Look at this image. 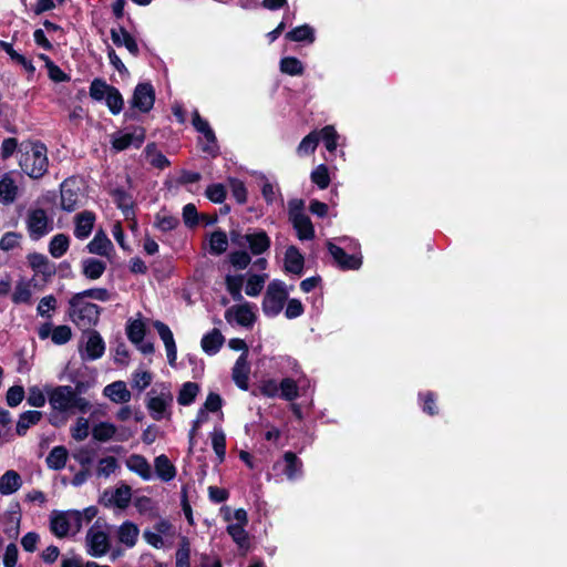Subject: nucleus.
Segmentation results:
<instances>
[{"label": "nucleus", "mask_w": 567, "mask_h": 567, "mask_svg": "<svg viewBox=\"0 0 567 567\" xmlns=\"http://www.w3.org/2000/svg\"><path fill=\"white\" fill-rule=\"evenodd\" d=\"M18 195V186L12 177L6 174L0 179V202L3 204H11L16 200Z\"/></svg>", "instance_id": "34"}, {"label": "nucleus", "mask_w": 567, "mask_h": 567, "mask_svg": "<svg viewBox=\"0 0 567 567\" xmlns=\"http://www.w3.org/2000/svg\"><path fill=\"white\" fill-rule=\"evenodd\" d=\"M311 182L316 184L320 189H326L330 185V174L327 165H318L310 175Z\"/></svg>", "instance_id": "52"}, {"label": "nucleus", "mask_w": 567, "mask_h": 567, "mask_svg": "<svg viewBox=\"0 0 567 567\" xmlns=\"http://www.w3.org/2000/svg\"><path fill=\"white\" fill-rule=\"evenodd\" d=\"M228 247V238L227 234L221 230H215L210 234L209 237V252L215 256H219L227 250Z\"/></svg>", "instance_id": "40"}, {"label": "nucleus", "mask_w": 567, "mask_h": 567, "mask_svg": "<svg viewBox=\"0 0 567 567\" xmlns=\"http://www.w3.org/2000/svg\"><path fill=\"white\" fill-rule=\"evenodd\" d=\"M73 296L69 299L68 316L78 327H94L100 321L102 308L96 303L85 300H78L76 306L72 305Z\"/></svg>", "instance_id": "3"}, {"label": "nucleus", "mask_w": 567, "mask_h": 567, "mask_svg": "<svg viewBox=\"0 0 567 567\" xmlns=\"http://www.w3.org/2000/svg\"><path fill=\"white\" fill-rule=\"evenodd\" d=\"M320 142V135L318 131H312L308 135H306L301 142L299 143L296 152L300 157L311 155L316 152L317 146Z\"/></svg>", "instance_id": "36"}, {"label": "nucleus", "mask_w": 567, "mask_h": 567, "mask_svg": "<svg viewBox=\"0 0 567 567\" xmlns=\"http://www.w3.org/2000/svg\"><path fill=\"white\" fill-rule=\"evenodd\" d=\"M210 436L214 452L219 461L223 462L226 455V435L221 430H214Z\"/></svg>", "instance_id": "58"}, {"label": "nucleus", "mask_w": 567, "mask_h": 567, "mask_svg": "<svg viewBox=\"0 0 567 567\" xmlns=\"http://www.w3.org/2000/svg\"><path fill=\"white\" fill-rule=\"evenodd\" d=\"M24 396L25 392L22 385H12L7 391L6 401L10 408H16L23 401Z\"/></svg>", "instance_id": "64"}, {"label": "nucleus", "mask_w": 567, "mask_h": 567, "mask_svg": "<svg viewBox=\"0 0 567 567\" xmlns=\"http://www.w3.org/2000/svg\"><path fill=\"white\" fill-rule=\"evenodd\" d=\"M58 307L56 298L53 295L43 297L37 307V312L40 317L51 320L52 315L50 311H54Z\"/></svg>", "instance_id": "57"}, {"label": "nucleus", "mask_w": 567, "mask_h": 567, "mask_svg": "<svg viewBox=\"0 0 567 567\" xmlns=\"http://www.w3.org/2000/svg\"><path fill=\"white\" fill-rule=\"evenodd\" d=\"M70 247V237L65 234L54 235L49 243V252L53 258H61Z\"/></svg>", "instance_id": "35"}, {"label": "nucleus", "mask_w": 567, "mask_h": 567, "mask_svg": "<svg viewBox=\"0 0 567 567\" xmlns=\"http://www.w3.org/2000/svg\"><path fill=\"white\" fill-rule=\"evenodd\" d=\"M116 426L110 422H100L92 429V436L97 442H107L116 434Z\"/></svg>", "instance_id": "44"}, {"label": "nucleus", "mask_w": 567, "mask_h": 567, "mask_svg": "<svg viewBox=\"0 0 567 567\" xmlns=\"http://www.w3.org/2000/svg\"><path fill=\"white\" fill-rule=\"evenodd\" d=\"M199 392V385L195 382H185L177 395V403L183 406H188L194 403Z\"/></svg>", "instance_id": "41"}, {"label": "nucleus", "mask_w": 567, "mask_h": 567, "mask_svg": "<svg viewBox=\"0 0 567 567\" xmlns=\"http://www.w3.org/2000/svg\"><path fill=\"white\" fill-rule=\"evenodd\" d=\"M257 389L258 393L265 398L274 399L279 394V383L275 379H262Z\"/></svg>", "instance_id": "60"}, {"label": "nucleus", "mask_w": 567, "mask_h": 567, "mask_svg": "<svg viewBox=\"0 0 567 567\" xmlns=\"http://www.w3.org/2000/svg\"><path fill=\"white\" fill-rule=\"evenodd\" d=\"M285 467L284 474L289 480H296L302 475V462L296 453L288 451L284 454Z\"/></svg>", "instance_id": "31"}, {"label": "nucleus", "mask_w": 567, "mask_h": 567, "mask_svg": "<svg viewBox=\"0 0 567 567\" xmlns=\"http://www.w3.org/2000/svg\"><path fill=\"white\" fill-rule=\"evenodd\" d=\"M227 533L240 548L248 547L249 536L244 525L230 524L227 526Z\"/></svg>", "instance_id": "50"}, {"label": "nucleus", "mask_w": 567, "mask_h": 567, "mask_svg": "<svg viewBox=\"0 0 567 567\" xmlns=\"http://www.w3.org/2000/svg\"><path fill=\"white\" fill-rule=\"evenodd\" d=\"M81 267L82 275L86 279L96 280L100 279L106 270V262L97 258L89 257L82 259Z\"/></svg>", "instance_id": "22"}, {"label": "nucleus", "mask_w": 567, "mask_h": 567, "mask_svg": "<svg viewBox=\"0 0 567 567\" xmlns=\"http://www.w3.org/2000/svg\"><path fill=\"white\" fill-rule=\"evenodd\" d=\"M320 140L323 142L326 148L329 152H333L338 146V133L332 125H326L323 128L318 131Z\"/></svg>", "instance_id": "53"}, {"label": "nucleus", "mask_w": 567, "mask_h": 567, "mask_svg": "<svg viewBox=\"0 0 567 567\" xmlns=\"http://www.w3.org/2000/svg\"><path fill=\"white\" fill-rule=\"evenodd\" d=\"M111 196L114 204L123 213L126 219L135 217V204L133 196L128 192H126L124 188L117 187L111 190Z\"/></svg>", "instance_id": "17"}, {"label": "nucleus", "mask_w": 567, "mask_h": 567, "mask_svg": "<svg viewBox=\"0 0 567 567\" xmlns=\"http://www.w3.org/2000/svg\"><path fill=\"white\" fill-rule=\"evenodd\" d=\"M155 103V90L150 82L138 83L134 91L128 104L131 109H136L141 113H148Z\"/></svg>", "instance_id": "6"}, {"label": "nucleus", "mask_w": 567, "mask_h": 567, "mask_svg": "<svg viewBox=\"0 0 567 567\" xmlns=\"http://www.w3.org/2000/svg\"><path fill=\"white\" fill-rule=\"evenodd\" d=\"M146 137V130L143 126H135L132 132H120L112 140V147L117 152H122L133 146L140 148Z\"/></svg>", "instance_id": "8"}, {"label": "nucleus", "mask_w": 567, "mask_h": 567, "mask_svg": "<svg viewBox=\"0 0 567 567\" xmlns=\"http://www.w3.org/2000/svg\"><path fill=\"white\" fill-rule=\"evenodd\" d=\"M103 393L115 403H127L131 400V392L124 381H115L106 385Z\"/></svg>", "instance_id": "24"}, {"label": "nucleus", "mask_w": 567, "mask_h": 567, "mask_svg": "<svg viewBox=\"0 0 567 567\" xmlns=\"http://www.w3.org/2000/svg\"><path fill=\"white\" fill-rule=\"evenodd\" d=\"M45 391L49 403L54 411L68 412L75 409L81 413H86L91 408L90 402L83 396L75 395L73 388L70 385L47 388Z\"/></svg>", "instance_id": "1"}, {"label": "nucleus", "mask_w": 567, "mask_h": 567, "mask_svg": "<svg viewBox=\"0 0 567 567\" xmlns=\"http://www.w3.org/2000/svg\"><path fill=\"white\" fill-rule=\"evenodd\" d=\"M279 398L286 401H295L299 396V386L292 378H284L279 382Z\"/></svg>", "instance_id": "45"}, {"label": "nucleus", "mask_w": 567, "mask_h": 567, "mask_svg": "<svg viewBox=\"0 0 567 567\" xmlns=\"http://www.w3.org/2000/svg\"><path fill=\"white\" fill-rule=\"evenodd\" d=\"M266 277V275H250L245 288L246 295L249 297H257L264 289Z\"/></svg>", "instance_id": "54"}, {"label": "nucleus", "mask_w": 567, "mask_h": 567, "mask_svg": "<svg viewBox=\"0 0 567 567\" xmlns=\"http://www.w3.org/2000/svg\"><path fill=\"white\" fill-rule=\"evenodd\" d=\"M85 298H91L94 300L105 302L111 299V293L106 288H90L81 292L74 293L72 305L76 306L78 300H84Z\"/></svg>", "instance_id": "43"}, {"label": "nucleus", "mask_w": 567, "mask_h": 567, "mask_svg": "<svg viewBox=\"0 0 567 567\" xmlns=\"http://www.w3.org/2000/svg\"><path fill=\"white\" fill-rule=\"evenodd\" d=\"M138 537V528L132 522H124L118 528V540L127 547H133Z\"/></svg>", "instance_id": "38"}, {"label": "nucleus", "mask_w": 567, "mask_h": 567, "mask_svg": "<svg viewBox=\"0 0 567 567\" xmlns=\"http://www.w3.org/2000/svg\"><path fill=\"white\" fill-rule=\"evenodd\" d=\"M21 485V476L16 471L9 470L0 477V494L11 495L16 493Z\"/></svg>", "instance_id": "30"}, {"label": "nucleus", "mask_w": 567, "mask_h": 567, "mask_svg": "<svg viewBox=\"0 0 567 567\" xmlns=\"http://www.w3.org/2000/svg\"><path fill=\"white\" fill-rule=\"evenodd\" d=\"M126 334L132 343H142L146 334V327L144 322L140 319L128 320L126 324Z\"/></svg>", "instance_id": "42"}, {"label": "nucleus", "mask_w": 567, "mask_h": 567, "mask_svg": "<svg viewBox=\"0 0 567 567\" xmlns=\"http://www.w3.org/2000/svg\"><path fill=\"white\" fill-rule=\"evenodd\" d=\"M104 100L112 114H120L123 110L124 99L117 87L111 85Z\"/></svg>", "instance_id": "48"}, {"label": "nucleus", "mask_w": 567, "mask_h": 567, "mask_svg": "<svg viewBox=\"0 0 567 567\" xmlns=\"http://www.w3.org/2000/svg\"><path fill=\"white\" fill-rule=\"evenodd\" d=\"M126 466L130 471L140 475L144 481H148L152 477L151 465L143 455L132 454L126 461Z\"/></svg>", "instance_id": "28"}, {"label": "nucleus", "mask_w": 567, "mask_h": 567, "mask_svg": "<svg viewBox=\"0 0 567 567\" xmlns=\"http://www.w3.org/2000/svg\"><path fill=\"white\" fill-rule=\"evenodd\" d=\"M286 40L292 42L313 43L316 40L315 30L309 24L296 27L285 34Z\"/></svg>", "instance_id": "32"}, {"label": "nucleus", "mask_w": 567, "mask_h": 567, "mask_svg": "<svg viewBox=\"0 0 567 567\" xmlns=\"http://www.w3.org/2000/svg\"><path fill=\"white\" fill-rule=\"evenodd\" d=\"M61 208L71 213L79 207L80 187L75 177L65 178L60 185Z\"/></svg>", "instance_id": "7"}, {"label": "nucleus", "mask_w": 567, "mask_h": 567, "mask_svg": "<svg viewBox=\"0 0 567 567\" xmlns=\"http://www.w3.org/2000/svg\"><path fill=\"white\" fill-rule=\"evenodd\" d=\"M205 195L210 202L223 204L227 197V189L223 184L214 183L207 186Z\"/></svg>", "instance_id": "56"}, {"label": "nucleus", "mask_w": 567, "mask_h": 567, "mask_svg": "<svg viewBox=\"0 0 567 567\" xmlns=\"http://www.w3.org/2000/svg\"><path fill=\"white\" fill-rule=\"evenodd\" d=\"M327 249L341 270H358L362 265L361 257L349 255L342 247L332 241H327Z\"/></svg>", "instance_id": "10"}, {"label": "nucleus", "mask_w": 567, "mask_h": 567, "mask_svg": "<svg viewBox=\"0 0 567 567\" xmlns=\"http://www.w3.org/2000/svg\"><path fill=\"white\" fill-rule=\"evenodd\" d=\"M280 71L291 76L302 75L305 66L302 62L295 56H285L280 60Z\"/></svg>", "instance_id": "49"}, {"label": "nucleus", "mask_w": 567, "mask_h": 567, "mask_svg": "<svg viewBox=\"0 0 567 567\" xmlns=\"http://www.w3.org/2000/svg\"><path fill=\"white\" fill-rule=\"evenodd\" d=\"M86 357L89 360L100 359L105 351V343L101 334L96 330H91L85 346Z\"/></svg>", "instance_id": "25"}, {"label": "nucleus", "mask_w": 567, "mask_h": 567, "mask_svg": "<svg viewBox=\"0 0 567 567\" xmlns=\"http://www.w3.org/2000/svg\"><path fill=\"white\" fill-rule=\"evenodd\" d=\"M225 342V337L219 329L214 328L203 336L200 347L208 355H214L219 352Z\"/></svg>", "instance_id": "21"}, {"label": "nucleus", "mask_w": 567, "mask_h": 567, "mask_svg": "<svg viewBox=\"0 0 567 567\" xmlns=\"http://www.w3.org/2000/svg\"><path fill=\"white\" fill-rule=\"evenodd\" d=\"M228 184L231 190V195L239 205H244L247 202L248 192L245 183L236 177H229Z\"/></svg>", "instance_id": "51"}, {"label": "nucleus", "mask_w": 567, "mask_h": 567, "mask_svg": "<svg viewBox=\"0 0 567 567\" xmlns=\"http://www.w3.org/2000/svg\"><path fill=\"white\" fill-rule=\"evenodd\" d=\"M111 39L116 47H125L133 56H138L140 48L135 38L124 28L111 29Z\"/></svg>", "instance_id": "18"}, {"label": "nucleus", "mask_w": 567, "mask_h": 567, "mask_svg": "<svg viewBox=\"0 0 567 567\" xmlns=\"http://www.w3.org/2000/svg\"><path fill=\"white\" fill-rule=\"evenodd\" d=\"M72 338V330L66 324L56 326L53 328L51 340L56 346L68 343Z\"/></svg>", "instance_id": "63"}, {"label": "nucleus", "mask_w": 567, "mask_h": 567, "mask_svg": "<svg viewBox=\"0 0 567 567\" xmlns=\"http://www.w3.org/2000/svg\"><path fill=\"white\" fill-rule=\"evenodd\" d=\"M293 228L297 231V236L300 240H311L315 238V227L311 219L306 214H298L292 220H290Z\"/></svg>", "instance_id": "23"}, {"label": "nucleus", "mask_w": 567, "mask_h": 567, "mask_svg": "<svg viewBox=\"0 0 567 567\" xmlns=\"http://www.w3.org/2000/svg\"><path fill=\"white\" fill-rule=\"evenodd\" d=\"M42 419V412L29 410L19 415L16 432L19 436H24L32 425H37Z\"/></svg>", "instance_id": "29"}, {"label": "nucleus", "mask_w": 567, "mask_h": 567, "mask_svg": "<svg viewBox=\"0 0 567 567\" xmlns=\"http://www.w3.org/2000/svg\"><path fill=\"white\" fill-rule=\"evenodd\" d=\"M21 239L22 234L17 231H7L0 239V249L3 251L13 250L14 248L20 247Z\"/></svg>", "instance_id": "61"}, {"label": "nucleus", "mask_w": 567, "mask_h": 567, "mask_svg": "<svg viewBox=\"0 0 567 567\" xmlns=\"http://www.w3.org/2000/svg\"><path fill=\"white\" fill-rule=\"evenodd\" d=\"M27 259L31 269L41 274L45 280L55 275V266L50 262L45 255L40 252H30L27 256Z\"/></svg>", "instance_id": "19"}, {"label": "nucleus", "mask_w": 567, "mask_h": 567, "mask_svg": "<svg viewBox=\"0 0 567 567\" xmlns=\"http://www.w3.org/2000/svg\"><path fill=\"white\" fill-rule=\"evenodd\" d=\"M172 402L173 395L171 392L161 393V395L157 396H150L146 402V408L152 419L161 421Z\"/></svg>", "instance_id": "15"}, {"label": "nucleus", "mask_w": 567, "mask_h": 567, "mask_svg": "<svg viewBox=\"0 0 567 567\" xmlns=\"http://www.w3.org/2000/svg\"><path fill=\"white\" fill-rule=\"evenodd\" d=\"M249 374L250 363L248 358H246V354H240L233 367L231 377L235 384L243 391L249 389Z\"/></svg>", "instance_id": "14"}, {"label": "nucleus", "mask_w": 567, "mask_h": 567, "mask_svg": "<svg viewBox=\"0 0 567 567\" xmlns=\"http://www.w3.org/2000/svg\"><path fill=\"white\" fill-rule=\"evenodd\" d=\"M419 401L421 404L422 411L430 415L435 416L440 413L437 406V394L433 391H425L419 393Z\"/></svg>", "instance_id": "39"}, {"label": "nucleus", "mask_w": 567, "mask_h": 567, "mask_svg": "<svg viewBox=\"0 0 567 567\" xmlns=\"http://www.w3.org/2000/svg\"><path fill=\"white\" fill-rule=\"evenodd\" d=\"M24 221L29 238L32 241L42 239L54 229L53 219L41 207L28 209Z\"/></svg>", "instance_id": "4"}, {"label": "nucleus", "mask_w": 567, "mask_h": 567, "mask_svg": "<svg viewBox=\"0 0 567 567\" xmlns=\"http://www.w3.org/2000/svg\"><path fill=\"white\" fill-rule=\"evenodd\" d=\"M86 249L90 254L102 256V257H110L111 252L114 250V246H113L111 239L101 229L94 235L93 239L86 245Z\"/></svg>", "instance_id": "20"}, {"label": "nucleus", "mask_w": 567, "mask_h": 567, "mask_svg": "<svg viewBox=\"0 0 567 567\" xmlns=\"http://www.w3.org/2000/svg\"><path fill=\"white\" fill-rule=\"evenodd\" d=\"M69 452L65 446H54L45 458L47 466L53 471H61L65 467Z\"/></svg>", "instance_id": "27"}, {"label": "nucleus", "mask_w": 567, "mask_h": 567, "mask_svg": "<svg viewBox=\"0 0 567 567\" xmlns=\"http://www.w3.org/2000/svg\"><path fill=\"white\" fill-rule=\"evenodd\" d=\"M305 269V257L299 248L290 245L287 247L284 258V270L288 274L301 276Z\"/></svg>", "instance_id": "13"}, {"label": "nucleus", "mask_w": 567, "mask_h": 567, "mask_svg": "<svg viewBox=\"0 0 567 567\" xmlns=\"http://www.w3.org/2000/svg\"><path fill=\"white\" fill-rule=\"evenodd\" d=\"M11 300L14 305H30L32 301V291L30 288V282L20 280L14 287Z\"/></svg>", "instance_id": "46"}, {"label": "nucleus", "mask_w": 567, "mask_h": 567, "mask_svg": "<svg viewBox=\"0 0 567 567\" xmlns=\"http://www.w3.org/2000/svg\"><path fill=\"white\" fill-rule=\"evenodd\" d=\"M132 497V489L128 485L123 484L122 486L115 488L112 494V497L104 503L105 506L114 505L117 508L124 509L128 506Z\"/></svg>", "instance_id": "33"}, {"label": "nucleus", "mask_w": 567, "mask_h": 567, "mask_svg": "<svg viewBox=\"0 0 567 567\" xmlns=\"http://www.w3.org/2000/svg\"><path fill=\"white\" fill-rule=\"evenodd\" d=\"M287 300L288 291L285 282L279 279L270 281L261 303L265 316L269 318L278 316Z\"/></svg>", "instance_id": "5"}, {"label": "nucleus", "mask_w": 567, "mask_h": 567, "mask_svg": "<svg viewBox=\"0 0 567 567\" xmlns=\"http://www.w3.org/2000/svg\"><path fill=\"white\" fill-rule=\"evenodd\" d=\"M47 152V146L43 143H33L31 152H25L21 155L19 161L21 169L33 179L43 177L49 166Z\"/></svg>", "instance_id": "2"}, {"label": "nucleus", "mask_w": 567, "mask_h": 567, "mask_svg": "<svg viewBox=\"0 0 567 567\" xmlns=\"http://www.w3.org/2000/svg\"><path fill=\"white\" fill-rule=\"evenodd\" d=\"M228 260L234 268L244 270L250 265L251 257L248 251L240 249L231 251L228 255Z\"/></svg>", "instance_id": "55"}, {"label": "nucleus", "mask_w": 567, "mask_h": 567, "mask_svg": "<svg viewBox=\"0 0 567 567\" xmlns=\"http://www.w3.org/2000/svg\"><path fill=\"white\" fill-rule=\"evenodd\" d=\"M110 84L105 80L96 78L91 82L90 96L95 101H103L109 92Z\"/></svg>", "instance_id": "59"}, {"label": "nucleus", "mask_w": 567, "mask_h": 567, "mask_svg": "<svg viewBox=\"0 0 567 567\" xmlns=\"http://www.w3.org/2000/svg\"><path fill=\"white\" fill-rule=\"evenodd\" d=\"M225 319L227 322H231L234 319L237 324L245 328H252L255 324L257 317L252 311V306L250 302L245 301L241 305H236L228 308L225 311Z\"/></svg>", "instance_id": "9"}, {"label": "nucleus", "mask_w": 567, "mask_h": 567, "mask_svg": "<svg viewBox=\"0 0 567 567\" xmlns=\"http://www.w3.org/2000/svg\"><path fill=\"white\" fill-rule=\"evenodd\" d=\"M87 553L93 557L104 556L110 549L109 535L103 530H94L91 527L86 534Z\"/></svg>", "instance_id": "12"}, {"label": "nucleus", "mask_w": 567, "mask_h": 567, "mask_svg": "<svg viewBox=\"0 0 567 567\" xmlns=\"http://www.w3.org/2000/svg\"><path fill=\"white\" fill-rule=\"evenodd\" d=\"M154 328L156 329L159 338L163 340L165 349H171V348L176 347L173 332L166 323H164L162 321H155Z\"/></svg>", "instance_id": "62"}, {"label": "nucleus", "mask_w": 567, "mask_h": 567, "mask_svg": "<svg viewBox=\"0 0 567 567\" xmlns=\"http://www.w3.org/2000/svg\"><path fill=\"white\" fill-rule=\"evenodd\" d=\"M155 473L163 482H169L176 476V467L165 454H161L154 460Z\"/></svg>", "instance_id": "26"}, {"label": "nucleus", "mask_w": 567, "mask_h": 567, "mask_svg": "<svg viewBox=\"0 0 567 567\" xmlns=\"http://www.w3.org/2000/svg\"><path fill=\"white\" fill-rule=\"evenodd\" d=\"M95 219L96 216L91 210L79 213L74 218V236L81 240L87 238L94 228Z\"/></svg>", "instance_id": "16"}, {"label": "nucleus", "mask_w": 567, "mask_h": 567, "mask_svg": "<svg viewBox=\"0 0 567 567\" xmlns=\"http://www.w3.org/2000/svg\"><path fill=\"white\" fill-rule=\"evenodd\" d=\"M244 285V275H227L225 277L226 290L230 295L234 301H243L244 297L241 293Z\"/></svg>", "instance_id": "37"}, {"label": "nucleus", "mask_w": 567, "mask_h": 567, "mask_svg": "<svg viewBox=\"0 0 567 567\" xmlns=\"http://www.w3.org/2000/svg\"><path fill=\"white\" fill-rule=\"evenodd\" d=\"M245 241L247 243V247L249 252L255 256L262 255L268 251L271 246V239L266 233V230L257 228L249 229L248 233L245 234Z\"/></svg>", "instance_id": "11"}, {"label": "nucleus", "mask_w": 567, "mask_h": 567, "mask_svg": "<svg viewBox=\"0 0 567 567\" xmlns=\"http://www.w3.org/2000/svg\"><path fill=\"white\" fill-rule=\"evenodd\" d=\"M51 532L58 537H64L68 535L71 524L65 513H59L51 518L50 522Z\"/></svg>", "instance_id": "47"}]
</instances>
